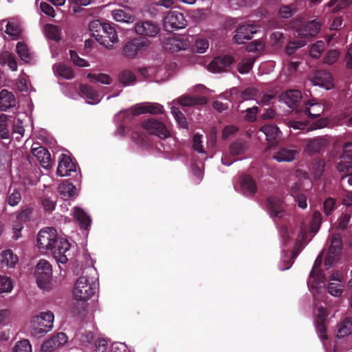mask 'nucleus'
Returning a JSON list of instances; mask_svg holds the SVG:
<instances>
[{"mask_svg":"<svg viewBox=\"0 0 352 352\" xmlns=\"http://www.w3.org/2000/svg\"><path fill=\"white\" fill-rule=\"evenodd\" d=\"M257 89L254 87H248L241 92V97L243 100H252L257 95Z\"/></svg>","mask_w":352,"mask_h":352,"instance_id":"obj_59","label":"nucleus"},{"mask_svg":"<svg viewBox=\"0 0 352 352\" xmlns=\"http://www.w3.org/2000/svg\"><path fill=\"white\" fill-rule=\"evenodd\" d=\"M234 59L230 55H224L214 58L209 64V69L212 72H222L233 63Z\"/></svg>","mask_w":352,"mask_h":352,"instance_id":"obj_21","label":"nucleus"},{"mask_svg":"<svg viewBox=\"0 0 352 352\" xmlns=\"http://www.w3.org/2000/svg\"><path fill=\"white\" fill-rule=\"evenodd\" d=\"M150 43L151 42L147 39L133 38L127 42L124 46L123 54L127 58H133L139 52L146 50Z\"/></svg>","mask_w":352,"mask_h":352,"instance_id":"obj_8","label":"nucleus"},{"mask_svg":"<svg viewBox=\"0 0 352 352\" xmlns=\"http://www.w3.org/2000/svg\"><path fill=\"white\" fill-rule=\"evenodd\" d=\"M320 28V22L315 19L302 25L298 30L297 32L298 36L302 38H311L315 37L318 34Z\"/></svg>","mask_w":352,"mask_h":352,"instance_id":"obj_20","label":"nucleus"},{"mask_svg":"<svg viewBox=\"0 0 352 352\" xmlns=\"http://www.w3.org/2000/svg\"><path fill=\"white\" fill-rule=\"evenodd\" d=\"M141 125L149 134L155 135L160 139H166L170 135L166 125L157 119L149 118L144 120L142 122Z\"/></svg>","mask_w":352,"mask_h":352,"instance_id":"obj_7","label":"nucleus"},{"mask_svg":"<svg viewBox=\"0 0 352 352\" xmlns=\"http://www.w3.org/2000/svg\"><path fill=\"white\" fill-rule=\"evenodd\" d=\"M70 60L74 65L80 67L89 66V63L84 58H80L75 50H69Z\"/></svg>","mask_w":352,"mask_h":352,"instance_id":"obj_52","label":"nucleus"},{"mask_svg":"<svg viewBox=\"0 0 352 352\" xmlns=\"http://www.w3.org/2000/svg\"><path fill=\"white\" fill-rule=\"evenodd\" d=\"M249 144L244 139L239 138L233 142L230 146V151L232 156L243 155L248 151Z\"/></svg>","mask_w":352,"mask_h":352,"instance_id":"obj_34","label":"nucleus"},{"mask_svg":"<svg viewBox=\"0 0 352 352\" xmlns=\"http://www.w3.org/2000/svg\"><path fill=\"white\" fill-rule=\"evenodd\" d=\"M324 48V43L322 41H318L314 45H312L309 54L311 57L314 58H318L322 52H323Z\"/></svg>","mask_w":352,"mask_h":352,"instance_id":"obj_54","label":"nucleus"},{"mask_svg":"<svg viewBox=\"0 0 352 352\" xmlns=\"http://www.w3.org/2000/svg\"><path fill=\"white\" fill-rule=\"evenodd\" d=\"M192 148L195 151H197L199 153H204L201 135L198 133L194 135L192 139Z\"/></svg>","mask_w":352,"mask_h":352,"instance_id":"obj_61","label":"nucleus"},{"mask_svg":"<svg viewBox=\"0 0 352 352\" xmlns=\"http://www.w3.org/2000/svg\"><path fill=\"white\" fill-rule=\"evenodd\" d=\"M56 72L58 76L65 79H72L74 78V72L72 67L65 63H59L56 66Z\"/></svg>","mask_w":352,"mask_h":352,"instance_id":"obj_40","label":"nucleus"},{"mask_svg":"<svg viewBox=\"0 0 352 352\" xmlns=\"http://www.w3.org/2000/svg\"><path fill=\"white\" fill-rule=\"evenodd\" d=\"M344 277L342 274L336 272L333 274L329 280L327 285L328 292L334 297H339L343 292L342 284Z\"/></svg>","mask_w":352,"mask_h":352,"instance_id":"obj_19","label":"nucleus"},{"mask_svg":"<svg viewBox=\"0 0 352 352\" xmlns=\"http://www.w3.org/2000/svg\"><path fill=\"white\" fill-rule=\"evenodd\" d=\"M352 333V320L346 318L343 320L338 329L337 337L342 338Z\"/></svg>","mask_w":352,"mask_h":352,"instance_id":"obj_39","label":"nucleus"},{"mask_svg":"<svg viewBox=\"0 0 352 352\" xmlns=\"http://www.w3.org/2000/svg\"><path fill=\"white\" fill-rule=\"evenodd\" d=\"M302 98L301 92L298 89H290L282 94L281 98L289 107L295 106Z\"/></svg>","mask_w":352,"mask_h":352,"instance_id":"obj_33","label":"nucleus"},{"mask_svg":"<svg viewBox=\"0 0 352 352\" xmlns=\"http://www.w3.org/2000/svg\"><path fill=\"white\" fill-rule=\"evenodd\" d=\"M77 168L78 164L75 160L74 161L71 157L65 154H62L57 168V174L59 176H69L74 173V176H77L80 174V168H78V170Z\"/></svg>","mask_w":352,"mask_h":352,"instance_id":"obj_11","label":"nucleus"},{"mask_svg":"<svg viewBox=\"0 0 352 352\" xmlns=\"http://www.w3.org/2000/svg\"><path fill=\"white\" fill-rule=\"evenodd\" d=\"M325 162L321 159H316L313 161L311 170L313 176H322L324 171Z\"/></svg>","mask_w":352,"mask_h":352,"instance_id":"obj_47","label":"nucleus"},{"mask_svg":"<svg viewBox=\"0 0 352 352\" xmlns=\"http://www.w3.org/2000/svg\"><path fill=\"white\" fill-rule=\"evenodd\" d=\"M178 103L182 106L191 107L196 105H203L207 103V99L204 96H184L179 98Z\"/></svg>","mask_w":352,"mask_h":352,"instance_id":"obj_32","label":"nucleus"},{"mask_svg":"<svg viewBox=\"0 0 352 352\" xmlns=\"http://www.w3.org/2000/svg\"><path fill=\"white\" fill-rule=\"evenodd\" d=\"M257 189L256 184L252 177H242L241 190L246 195H253Z\"/></svg>","mask_w":352,"mask_h":352,"instance_id":"obj_38","label":"nucleus"},{"mask_svg":"<svg viewBox=\"0 0 352 352\" xmlns=\"http://www.w3.org/2000/svg\"><path fill=\"white\" fill-rule=\"evenodd\" d=\"M19 262V258L11 250H5L0 253V264L7 268H14Z\"/></svg>","mask_w":352,"mask_h":352,"instance_id":"obj_29","label":"nucleus"},{"mask_svg":"<svg viewBox=\"0 0 352 352\" xmlns=\"http://www.w3.org/2000/svg\"><path fill=\"white\" fill-rule=\"evenodd\" d=\"M321 222L322 215L320 212L318 211L314 212L310 224V232L314 234L316 233L320 228Z\"/></svg>","mask_w":352,"mask_h":352,"instance_id":"obj_53","label":"nucleus"},{"mask_svg":"<svg viewBox=\"0 0 352 352\" xmlns=\"http://www.w3.org/2000/svg\"><path fill=\"white\" fill-rule=\"evenodd\" d=\"M31 152L39 161L43 168L48 170L52 167L51 155L46 148L41 146H32Z\"/></svg>","mask_w":352,"mask_h":352,"instance_id":"obj_22","label":"nucleus"},{"mask_svg":"<svg viewBox=\"0 0 352 352\" xmlns=\"http://www.w3.org/2000/svg\"><path fill=\"white\" fill-rule=\"evenodd\" d=\"M341 250V237L339 234H335L331 239L329 252L324 261V265L327 268L331 267L338 262Z\"/></svg>","mask_w":352,"mask_h":352,"instance_id":"obj_10","label":"nucleus"},{"mask_svg":"<svg viewBox=\"0 0 352 352\" xmlns=\"http://www.w3.org/2000/svg\"><path fill=\"white\" fill-rule=\"evenodd\" d=\"M171 113L180 127L188 129V124L184 114L177 107H171Z\"/></svg>","mask_w":352,"mask_h":352,"instance_id":"obj_44","label":"nucleus"},{"mask_svg":"<svg viewBox=\"0 0 352 352\" xmlns=\"http://www.w3.org/2000/svg\"><path fill=\"white\" fill-rule=\"evenodd\" d=\"M257 32V26L250 23L239 25L234 31L233 41L236 44L245 43L246 41L251 40L253 34Z\"/></svg>","mask_w":352,"mask_h":352,"instance_id":"obj_9","label":"nucleus"},{"mask_svg":"<svg viewBox=\"0 0 352 352\" xmlns=\"http://www.w3.org/2000/svg\"><path fill=\"white\" fill-rule=\"evenodd\" d=\"M260 131L265 133L266 140L272 144L277 143L281 138L282 133L275 124H265L261 127Z\"/></svg>","mask_w":352,"mask_h":352,"instance_id":"obj_23","label":"nucleus"},{"mask_svg":"<svg viewBox=\"0 0 352 352\" xmlns=\"http://www.w3.org/2000/svg\"><path fill=\"white\" fill-rule=\"evenodd\" d=\"M89 30L91 36L107 49H112L113 44L118 41V36L114 27L108 23L94 20L89 23Z\"/></svg>","mask_w":352,"mask_h":352,"instance_id":"obj_1","label":"nucleus"},{"mask_svg":"<svg viewBox=\"0 0 352 352\" xmlns=\"http://www.w3.org/2000/svg\"><path fill=\"white\" fill-rule=\"evenodd\" d=\"M21 199V195L18 190L14 189L12 192L8 195V203L10 206H16Z\"/></svg>","mask_w":352,"mask_h":352,"instance_id":"obj_58","label":"nucleus"},{"mask_svg":"<svg viewBox=\"0 0 352 352\" xmlns=\"http://www.w3.org/2000/svg\"><path fill=\"white\" fill-rule=\"evenodd\" d=\"M76 317L82 322L91 321L93 320V314L89 312L86 308H82L76 314Z\"/></svg>","mask_w":352,"mask_h":352,"instance_id":"obj_60","label":"nucleus"},{"mask_svg":"<svg viewBox=\"0 0 352 352\" xmlns=\"http://www.w3.org/2000/svg\"><path fill=\"white\" fill-rule=\"evenodd\" d=\"M350 168H352V142H348L343 146L340 162L337 164V169L340 173H345Z\"/></svg>","mask_w":352,"mask_h":352,"instance_id":"obj_15","label":"nucleus"},{"mask_svg":"<svg viewBox=\"0 0 352 352\" xmlns=\"http://www.w3.org/2000/svg\"><path fill=\"white\" fill-rule=\"evenodd\" d=\"M80 91L84 97L90 100L89 103L96 104L100 101L98 92L90 85H81Z\"/></svg>","mask_w":352,"mask_h":352,"instance_id":"obj_36","label":"nucleus"},{"mask_svg":"<svg viewBox=\"0 0 352 352\" xmlns=\"http://www.w3.org/2000/svg\"><path fill=\"white\" fill-rule=\"evenodd\" d=\"M112 16L118 22L132 23L135 19L134 15L122 9L113 10L112 11Z\"/></svg>","mask_w":352,"mask_h":352,"instance_id":"obj_37","label":"nucleus"},{"mask_svg":"<svg viewBox=\"0 0 352 352\" xmlns=\"http://www.w3.org/2000/svg\"><path fill=\"white\" fill-rule=\"evenodd\" d=\"M93 339H94V334L91 332H87V333L82 335L81 338H80L81 346L85 350H88Z\"/></svg>","mask_w":352,"mask_h":352,"instance_id":"obj_62","label":"nucleus"},{"mask_svg":"<svg viewBox=\"0 0 352 352\" xmlns=\"http://www.w3.org/2000/svg\"><path fill=\"white\" fill-rule=\"evenodd\" d=\"M187 21L184 14L178 11H169L164 18V28L167 32H172L175 30L185 28Z\"/></svg>","mask_w":352,"mask_h":352,"instance_id":"obj_6","label":"nucleus"},{"mask_svg":"<svg viewBox=\"0 0 352 352\" xmlns=\"http://www.w3.org/2000/svg\"><path fill=\"white\" fill-rule=\"evenodd\" d=\"M57 232L54 228L41 230L37 236V245L41 251L52 250L57 243Z\"/></svg>","mask_w":352,"mask_h":352,"instance_id":"obj_5","label":"nucleus"},{"mask_svg":"<svg viewBox=\"0 0 352 352\" xmlns=\"http://www.w3.org/2000/svg\"><path fill=\"white\" fill-rule=\"evenodd\" d=\"M54 316L52 311L41 312L39 315L32 317L30 327L35 335L45 333L53 328Z\"/></svg>","mask_w":352,"mask_h":352,"instance_id":"obj_3","label":"nucleus"},{"mask_svg":"<svg viewBox=\"0 0 352 352\" xmlns=\"http://www.w3.org/2000/svg\"><path fill=\"white\" fill-rule=\"evenodd\" d=\"M322 262L320 257H318L313 266V269L310 273L307 284L310 289L314 290L320 289L324 287V277L323 274L319 272L318 267Z\"/></svg>","mask_w":352,"mask_h":352,"instance_id":"obj_14","label":"nucleus"},{"mask_svg":"<svg viewBox=\"0 0 352 352\" xmlns=\"http://www.w3.org/2000/svg\"><path fill=\"white\" fill-rule=\"evenodd\" d=\"M70 247V243L67 239L60 238L57 240L55 248L51 251L58 263L65 264L67 262L69 254L67 252L69 250Z\"/></svg>","mask_w":352,"mask_h":352,"instance_id":"obj_16","label":"nucleus"},{"mask_svg":"<svg viewBox=\"0 0 352 352\" xmlns=\"http://www.w3.org/2000/svg\"><path fill=\"white\" fill-rule=\"evenodd\" d=\"M87 78L90 79L91 82H100L102 84L104 85H110L111 82V77L103 73L100 74H93V73H89L87 74Z\"/></svg>","mask_w":352,"mask_h":352,"instance_id":"obj_46","label":"nucleus"},{"mask_svg":"<svg viewBox=\"0 0 352 352\" xmlns=\"http://www.w3.org/2000/svg\"><path fill=\"white\" fill-rule=\"evenodd\" d=\"M67 342V337L64 333H58L41 345V352H52L62 346Z\"/></svg>","mask_w":352,"mask_h":352,"instance_id":"obj_18","label":"nucleus"},{"mask_svg":"<svg viewBox=\"0 0 352 352\" xmlns=\"http://www.w3.org/2000/svg\"><path fill=\"white\" fill-rule=\"evenodd\" d=\"M8 127V116L2 113L0 115V135L2 139H8L9 138Z\"/></svg>","mask_w":352,"mask_h":352,"instance_id":"obj_49","label":"nucleus"},{"mask_svg":"<svg viewBox=\"0 0 352 352\" xmlns=\"http://www.w3.org/2000/svg\"><path fill=\"white\" fill-rule=\"evenodd\" d=\"M16 49L19 56L23 61L28 63L32 59L31 54L26 44L22 42H19L16 44Z\"/></svg>","mask_w":352,"mask_h":352,"instance_id":"obj_42","label":"nucleus"},{"mask_svg":"<svg viewBox=\"0 0 352 352\" xmlns=\"http://www.w3.org/2000/svg\"><path fill=\"white\" fill-rule=\"evenodd\" d=\"M345 67L348 70H352V46H349L344 56Z\"/></svg>","mask_w":352,"mask_h":352,"instance_id":"obj_64","label":"nucleus"},{"mask_svg":"<svg viewBox=\"0 0 352 352\" xmlns=\"http://www.w3.org/2000/svg\"><path fill=\"white\" fill-rule=\"evenodd\" d=\"M336 208V200L333 198H328L324 201V212L326 215L330 214Z\"/></svg>","mask_w":352,"mask_h":352,"instance_id":"obj_63","label":"nucleus"},{"mask_svg":"<svg viewBox=\"0 0 352 352\" xmlns=\"http://www.w3.org/2000/svg\"><path fill=\"white\" fill-rule=\"evenodd\" d=\"M309 80L314 86H320L326 89H330L333 87L332 76L326 70H316L313 72Z\"/></svg>","mask_w":352,"mask_h":352,"instance_id":"obj_13","label":"nucleus"},{"mask_svg":"<svg viewBox=\"0 0 352 352\" xmlns=\"http://www.w3.org/2000/svg\"><path fill=\"white\" fill-rule=\"evenodd\" d=\"M16 100L14 95L7 89L0 92V110L6 111L8 109L15 107Z\"/></svg>","mask_w":352,"mask_h":352,"instance_id":"obj_28","label":"nucleus"},{"mask_svg":"<svg viewBox=\"0 0 352 352\" xmlns=\"http://www.w3.org/2000/svg\"><path fill=\"white\" fill-rule=\"evenodd\" d=\"M163 112V106L159 103H147L142 104L134 108L132 111L133 116H138L146 113L156 115L162 113Z\"/></svg>","mask_w":352,"mask_h":352,"instance_id":"obj_24","label":"nucleus"},{"mask_svg":"<svg viewBox=\"0 0 352 352\" xmlns=\"http://www.w3.org/2000/svg\"><path fill=\"white\" fill-rule=\"evenodd\" d=\"M46 36L52 41H58L60 39V30L58 26L53 24H46L44 27Z\"/></svg>","mask_w":352,"mask_h":352,"instance_id":"obj_41","label":"nucleus"},{"mask_svg":"<svg viewBox=\"0 0 352 352\" xmlns=\"http://www.w3.org/2000/svg\"><path fill=\"white\" fill-rule=\"evenodd\" d=\"M267 208L271 216L274 217H280L284 212V206L283 201L276 197H271L267 199Z\"/></svg>","mask_w":352,"mask_h":352,"instance_id":"obj_26","label":"nucleus"},{"mask_svg":"<svg viewBox=\"0 0 352 352\" xmlns=\"http://www.w3.org/2000/svg\"><path fill=\"white\" fill-rule=\"evenodd\" d=\"M74 218L79 223L82 228L87 229L91 223V219L87 213L80 207H74L72 211Z\"/></svg>","mask_w":352,"mask_h":352,"instance_id":"obj_35","label":"nucleus"},{"mask_svg":"<svg viewBox=\"0 0 352 352\" xmlns=\"http://www.w3.org/2000/svg\"><path fill=\"white\" fill-rule=\"evenodd\" d=\"M337 6L333 9V12H338L340 10L344 9L349 6L352 3V0H331L329 3V7H332L336 3H337Z\"/></svg>","mask_w":352,"mask_h":352,"instance_id":"obj_56","label":"nucleus"},{"mask_svg":"<svg viewBox=\"0 0 352 352\" xmlns=\"http://www.w3.org/2000/svg\"><path fill=\"white\" fill-rule=\"evenodd\" d=\"M12 352H32V346L28 340L24 339L15 344Z\"/></svg>","mask_w":352,"mask_h":352,"instance_id":"obj_50","label":"nucleus"},{"mask_svg":"<svg viewBox=\"0 0 352 352\" xmlns=\"http://www.w3.org/2000/svg\"><path fill=\"white\" fill-rule=\"evenodd\" d=\"M119 80L124 86H128L136 81V76L131 71L125 69L119 74Z\"/></svg>","mask_w":352,"mask_h":352,"instance_id":"obj_43","label":"nucleus"},{"mask_svg":"<svg viewBox=\"0 0 352 352\" xmlns=\"http://www.w3.org/2000/svg\"><path fill=\"white\" fill-rule=\"evenodd\" d=\"M327 316V312L324 308L322 307L318 308L316 330L319 337L322 340L327 339V336L326 335V329L324 324V321Z\"/></svg>","mask_w":352,"mask_h":352,"instance_id":"obj_30","label":"nucleus"},{"mask_svg":"<svg viewBox=\"0 0 352 352\" xmlns=\"http://www.w3.org/2000/svg\"><path fill=\"white\" fill-rule=\"evenodd\" d=\"M351 219V215L349 213H342L338 219L336 223V228L338 230L346 229Z\"/></svg>","mask_w":352,"mask_h":352,"instance_id":"obj_55","label":"nucleus"},{"mask_svg":"<svg viewBox=\"0 0 352 352\" xmlns=\"http://www.w3.org/2000/svg\"><path fill=\"white\" fill-rule=\"evenodd\" d=\"M329 144L327 136H319L312 139H308L305 151L309 155L320 153Z\"/></svg>","mask_w":352,"mask_h":352,"instance_id":"obj_17","label":"nucleus"},{"mask_svg":"<svg viewBox=\"0 0 352 352\" xmlns=\"http://www.w3.org/2000/svg\"><path fill=\"white\" fill-rule=\"evenodd\" d=\"M14 287L12 280L6 276L0 275V294L3 293H10Z\"/></svg>","mask_w":352,"mask_h":352,"instance_id":"obj_45","label":"nucleus"},{"mask_svg":"<svg viewBox=\"0 0 352 352\" xmlns=\"http://www.w3.org/2000/svg\"><path fill=\"white\" fill-rule=\"evenodd\" d=\"M95 292L94 284L85 276H81L75 283L73 296L76 300L85 301L90 298Z\"/></svg>","mask_w":352,"mask_h":352,"instance_id":"obj_4","label":"nucleus"},{"mask_svg":"<svg viewBox=\"0 0 352 352\" xmlns=\"http://www.w3.org/2000/svg\"><path fill=\"white\" fill-rule=\"evenodd\" d=\"M134 30L137 34L151 38L156 36L160 32L159 25L149 20L136 23Z\"/></svg>","mask_w":352,"mask_h":352,"instance_id":"obj_12","label":"nucleus"},{"mask_svg":"<svg viewBox=\"0 0 352 352\" xmlns=\"http://www.w3.org/2000/svg\"><path fill=\"white\" fill-rule=\"evenodd\" d=\"M58 192L65 199L74 198L78 195L77 188L67 179L64 180L58 185Z\"/></svg>","mask_w":352,"mask_h":352,"instance_id":"obj_27","label":"nucleus"},{"mask_svg":"<svg viewBox=\"0 0 352 352\" xmlns=\"http://www.w3.org/2000/svg\"><path fill=\"white\" fill-rule=\"evenodd\" d=\"M307 44V41L302 39L290 41L286 47V52L289 55L294 54L296 51Z\"/></svg>","mask_w":352,"mask_h":352,"instance_id":"obj_48","label":"nucleus"},{"mask_svg":"<svg viewBox=\"0 0 352 352\" xmlns=\"http://www.w3.org/2000/svg\"><path fill=\"white\" fill-rule=\"evenodd\" d=\"M209 43L206 39H197L193 45V50L197 53L203 54L208 48Z\"/></svg>","mask_w":352,"mask_h":352,"instance_id":"obj_57","label":"nucleus"},{"mask_svg":"<svg viewBox=\"0 0 352 352\" xmlns=\"http://www.w3.org/2000/svg\"><path fill=\"white\" fill-rule=\"evenodd\" d=\"M254 63V59L253 58L242 60L237 66L239 72L242 74H248L252 69Z\"/></svg>","mask_w":352,"mask_h":352,"instance_id":"obj_51","label":"nucleus"},{"mask_svg":"<svg viewBox=\"0 0 352 352\" xmlns=\"http://www.w3.org/2000/svg\"><path fill=\"white\" fill-rule=\"evenodd\" d=\"M34 276L40 289L48 291L52 288V268L47 261L42 259L38 261L35 267Z\"/></svg>","mask_w":352,"mask_h":352,"instance_id":"obj_2","label":"nucleus"},{"mask_svg":"<svg viewBox=\"0 0 352 352\" xmlns=\"http://www.w3.org/2000/svg\"><path fill=\"white\" fill-rule=\"evenodd\" d=\"M297 151L294 149L280 148L274 155V159L278 162H292L295 159Z\"/></svg>","mask_w":352,"mask_h":352,"instance_id":"obj_31","label":"nucleus"},{"mask_svg":"<svg viewBox=\"0 0 352 352\" xmlns=\"http://www.w3.org/2000/svg\"><path fill=\"white\" fill-rule=\"evenodd\" d=\"M305 105V113L311 119L319 117L324 111L323 107L318 102L316 98L307 100Z\"/></svg>","mask_w":352,"mask_h":352,"instance_id":"obj_25","label":"nucleus"}]
</instances>
